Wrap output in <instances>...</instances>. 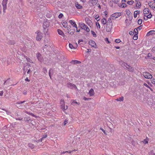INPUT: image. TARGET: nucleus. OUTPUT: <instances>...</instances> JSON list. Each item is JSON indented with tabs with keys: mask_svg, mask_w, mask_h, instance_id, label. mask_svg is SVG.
Masks as SVG:
<instances>
[{
	"mask_svg": "<svg viewBox=\"0 0 155 155\" xmlns=\"http://www.w3.org/2000/svg\"><path fill=\"white\" fill-rule=\"evenodd\" d=\"M136 2H137L136 6L137 7H140L141 6V4L140 2H138V0H136Z\"/></svg>",
	"mask_w": 155,
	"mask_h": 155,
	"instance_id": "22",
	"label": "nucleus"
},
{
	"mask_svg": "<svg viewBox=\"0 0 155 155\" xmlns=\"http://www.w3.org/2000/svg\"><path fill=\"white\" fill-rule=\"evenodd\" d=\"M137 34H135L133 37V39L134 40H136L137 39Z\"/></svg>",
	"mask_w": 155,
	"mask_h": 155,
	"instance_id": "34",
	"label": "nucleus"
},
{
	"mask_svg": "<svg viewBox=\"0 0 155 155\" xmlns=\"http://www.w3.org/2000/svg\"><path fill=\"white\" fill-rule=\"evenodd\" d=\"M144 19L146 21L147 20L148 18L147 17V15H144Z\"/></svg>",
	"mask_w": 155,
	"mask_h": 155,
	"instance_id": "51",
	"label": "nucleus"
},
{
	"mask_svg": "<svg viewBox=\"0 0 155 155\" xmlns=\"http://www.w3.org/2000/svg\"><path fill=\"white\" fill-rule=\"evenodd\" d=\"M122 66L124 68L126 69H128L129 71H130L133 72L134 71V68L128 65L127 63H124L122 65Z\"/></svg>",
	"mask_w": 155,
	"mask_h": 155,
	"instance_id": "2",
	"label": "nucleus"
},
{
	"mask_svg": "<svg viewBox=\"0 0 155 155\" xmlns=\"http://www.w3.org/2000/svg\"><path fill=\"white\" fill-rule=\"evenodd\" d=\"M134 18H136L137 16V14L136 13V12H134Z\"/></svg>",
	"mask_w": 155,
	"mask_h": 155,
	"instance_id": "53",
	"label": "nucleus"
},
{
	"mask_svg": "<svg viewBox=\"0 0 155 155\" xmlns=\"http://www.w3.org/2000/svg\"><path fill=\"white\" fill-rule=\"evenodd\" d=\"M96 25L97 26V28H99V29H100V25L99 24V23L98 22H96Z\"/></svg>",
	"mask_w": 155,
	"mask_h": 155,
	"instance_id": "35",
	"label": "nucleus"
},
{
	"mask_svg": "<svg viewBox=\"0 0 155 155\" xmlns=\"http://www.w3.org/2000/svg\"><path fill=\"white\" fill-rule=\"evenodd\" d=\"M78 47V45L77 43H74L73 45H72L71 44H69V48L71 49H76Z\"/></svg>",
	"mask_w": 155,
	"mask_h": 155,
	"instance_id": "13",
	"label": "nucleus"
},
{
	"mask_svg": "<svg viewBox=\"0 0 155 155\" xmlns=\"http://www.w3.org/2000/svg\"><path fill=\"white\" fill-rule=\"evenodd\" d=\"M147 17H148V18H151L152 17V15L151 14L150 12V14L149 15H147Z\"/></svg>",
	"mask_w": 155,
	"mask_h": 155,
	"instance_id": "38",
	"label": "nucleus"
},
{
	"mask_svg": "<svg viewBox=\"0 0 155 155\" xmlns=\"http://www.w3.org/2000/svg\"><path fill=\"white\" fill-rule=\"evenodd\" d=\"M68 87L72 89L76 90L77 89V87L76 85L72 83H69L67 84Z\"/></svg>",
	"mask_w": 155,
	"mask_h": 155,
	"instance_id": "10",
	"label": "nucleus"
},
{
	"mask_svg": "<svg viewBox=\"0 0 155 155\" xmlns=\"http://www.w3.org/2000/svg\"><path fill=\"white\" fill-rule=\"evenodd\" d=\"M58 32L59 35H61L62 36L64 37L65 36L64 34L61 30L60 29H58Z\"/></svg>",
	"mask_w": 155,
	"mask_h": 155,
	"instance_id": "20",
	"label": "nucleus"
},
{
	"mask_svg": "<svg viewBox=\"0 0 155 155\" xmlns=\"http://www.w3.org/2000/svg\"><path fill=\"white\" fill-rule=\"evenodd\" d=\"M143 75L144 78L147 79H151L153 77L152 74L147 72H143Z\"/></svg>",
	"mask_w": 155,
	"mask_h": 155,
	"instance_id": "6",
	"label": "nucleus"
},
{
	"mask_svg": "<svg viewBox=\"0 0 155 155\" xmlns=\"http://www.w3.org/2000/svg\"><path fill=\"white\" fill-rule=\"evenodd\" d=\"M89 44L92 47L96 48L97 45L95 41L93 40H90L89 41Z\"/></svg>",
	"mask_w": 155,
	"mask_h": 155,
	"instance_id": "15",
	"label": "nucleus"
},
{
	"mask_svg": "<svg viewBox=\"0 0 155 155\" xmlns=\"http://www.w3.org/2000/svg\"><path fill=\"white\" fill-rule=\"evenodd\" d=\"M143 85L145 86V87H147V88H149L150 87L146 83H144L143 84Z\"/></svg>",
	"mask_w": 155,
	"mask_h": 155,
	"instance_id": "54",
	"label": "nucleus"
},
{
	"mask_svg": "<svg viewBox=\"0 0 155 155\" xmlns=\"http://www.w3.org/2000/svg\"><path fill=\"white\" fill-rule=\"evenodd\" d=\"M43 71L45 73H46L47 72V70L45 68H44L43 69Z\"/></svg>",
	"mask_w": 155,
	"mask_h": 155,
	"instance_id": "49",
	"label": "nucleus"
},
{
	"mask_svg": "<svg viewBox=\"0 0 155 155\" xmlns=\"http://www.w3.org/2000/svg\"><path fill=\"white\" fill-rule=\"evenodd\" d=\"M148 138L147 137L146 139H144L143 141V143H144L145 144L147 143H148Z\"/></svg>",
	"mask_w": 155,
	"mask_h": 155,
	"instance_id": "33",
	"label": "nucleus"
},
{
	"mask_svg": "<svg viewBox=\"0 0 155 155\" xmlns=\"http://www.w3.org/2000/svg\"><path fill=\"white\" fill-rule=\"evenodd\" d=\"M152 54L151 53H149L148 54L147 57H150L152 56Z\"/></svg>",
	"mask_w": 155,
	"mask_h": 155,
	"instance_id": "58",
	"label": "nucleus"
},
{
	"mask_svg": "<svg viewBox=\"0 0 155 155\" xmlns=\"http://www.w3.org/2000/svg\"><path fill=\"white\" fill-rule=\"evenodd\" d=\"M148 4L150 8L153 10H155V3L154 2H150L148 3Z\"/></svg>",
	"mask_w": 155,
	"mask_h": 155,
	"instance_id": "14",
	"label": "nucleus"
},
{
	"mask_svg": "<svg viewBox=\"0 0 155 155\" xmlns=\"http://www.w3.org/2000/svg\"><path fill=\"white\" fill-rule=\"evenodd\" d=\"M152 51L153 52H155V46L152 48Z\"/></svg>",
	"mask_w": 155,
	"mask_h": 155,
	"instance_id": "55",
	"label": "nucleus"
},
{
	"mask_svg": "<svg viewBox=\"0 0 155 155\" xmlns=\"http://www.w3.org/2000/svg\"><path fill=\"white\" fill-rule=\"evenodd\" d=\"M113 1L114 3L117 4L119 2L120 0H113Z\"/></svg>",
	"mask_w": 155,
	"mask_h": 155,
	"instance_id": "45",
	"label": "nucleus"
},
{
	"mask_svg": "<svg viewBox=\"0 0 155 155\" xmlns=\"http://www.w3.org/2000/svg\"><path fill=\"white\" fill-rule=\"evenodd\" d=\"M72 152V151L69 150V151H65L64 153H71Z\"/></svg>",
	"mask_w": 155,
	"mask_h": 155,
	"instance_id": "63",
	"label": "nucleus"
},
{
	"mask_svg": "<svg viewBox=\"0 0 155 155\" xmlns=\"http://www.w3.org/2000/svg\"><path fill=\"white\" fill-rule=\"evenodd\" d=\"M37 34L36 36V39L38 41H40L43 38V33L38 30L35 32Z\"/></svg>",
	"mask_w": 155,
	"mask_h": 155,
	"instance_id": "1",
	"label": "nucleus"
},
{
	"mask_svg": "<svg viewBox=\"0 0 155 155\" xmlns=\"http://www.w3.org/2000/svg\"><path fill=\"white\" fill-rule=\"evenodd\" d=\"M25 102V101H19V102H18L17 103V104H21L23 103H24Z\"/></svg>",
	"mask_w": 155,
	"mask_h": 155,
	"instance_id": "50",
	"label": "nucleus"
},
{
	"mask_svg": "<svg viewBox=\"0 0 155 155\" xmlns=\"http://www.w3.org/2000/svg\"><path fill=\"white\" fill-rule=\"evenodd\" d=\"M91 34H92L93 36L94 37H96V36H97L96 34L95 33L94 31H91Z\"/></svg>",
	"mask_w": 155,
	"mask_h": 155,
	"instance_id": "32",
	"label": "nucleus"
},
{
	"mask_svg": "<svg viewBox=\"0 0 155 155\" xmlns=\"http://www.w3.org/2000/svg\"><path fill=\"white\" fill-rule=\"evenodd\" d=\"M127 5L126 4L123 3L121 5V6L123 8H124L127 6Z\"/></svg>",
	"mask_w": 155,
	"mask_h": 155,
	"instance_id": "44",
	"label": "nucleus"
},
{
	"mask_svg": "<svg viewBox=\"0 0 155 155\" xmlns=\"http://www.w3.org/2000/svg\"><path fill=\"white\" fill-rule=\"evenodd\" d=\"M94 18L97 21H98L100 20V19L99 18V16L98 15H97L94 16Z\"/></svg>",
	"mask_w": 155,
	"mask_h": 155,
	"instance_id": "29",
	"label": "nucleus"
},
{
	"mask_svg": "<svg viewBox=\"0 0 155 155\" xmlns=\"http://www.w3.org/2000/svg\"><path fill=\"white\" fill-rule=\"evenodd\" d=\"M76 7L77 8L80 9H81L83 7L82 5H80L78 4H76Z\"/></svg>",
	"mask_w": 155,
	"mask_h": 155,
	"instance_id": "28",
	"label": "nucleus"
},
{
	"mask_svg": "<svg viewBox=\"0 0 155 155\" xmlns=\"http://www.w3.org/2000/svg\"><path fill=\"white\" fill-rule=\"evenodd\" d=\"M36 56L38 61L40 62H42L43 61V59L41 55L39 53L36 54Z\"/></svg>",
	"mask_w": 155,
	"mask_h": 155,
	"instance_id": "12",
	"label": "nucleus"
},
{
	"mask_svg": "<svg viewBox=\"0 0 155 155\" xmlns=\"http://www.w3.org/2000/svg\"><path fill=\"white\" fill-rule=\"evenodd\" d=\"M142 26H140L139 27H138L137 28V30L140 31V30L141 29H142Z\"/></svg>",
	"mask_w": 155,
	"mask_h": 155,
	"instance_id": "48",
	"label": "nucleus"
},
{
	"mask_svg": "<svg viewBox=\"0 0 155 155\" xmlns=\"http://www.w3.org/2000/svg\"><path fill=\"white\" fill-rule=\"evenodd\" d=\"M29 115H31L32 116L36 118H38V116H36V115H35L34 114H32V113H30Z\"/></svg>",
	"mask_w": 155,
	"mask_h": 155,
	"instance_id": "42",
	"label": "nucleus"
},
{
	"mask_svg": "<svg viewBox=\"0 0 155 155\" xmlns=\"http://www.w3.org/2000/svg\"><path fill=\"white\" fill-rule=\"evenodd\" d=\"M94 94V92L93 89L91 88L89 92V94L90 96H93Z\"/></svg>",
	"mask_w": 155,
	"mask_h": 155,
	"instance_id": "21",
	"label": "nucleus"
},
{
	"mask_svg": "<svg viewBox=\"0 0 155 155\" xmlns=\"http://www.w3.org/2000/svg\"><path fill=\"white\" fill-rule=\"evenodd\" d=\"M126 14L127 15H130V14L131 13V12L130 10L129 9H127L126 10Z\"/></svg>",
	"mask_w": 155,
	"mask_h": 155,
	"instance_id": "31",
	"label": "nucleus"
},
{
	"mask_svg": "<svg viewBox=\"0 0 155 155\" xmlns=\"http://www.w3.org/2000/svg\"><path fill=\"white\" fill-rule=\"evenodd\" d=\"M30 120L29 117H25L24 118V120L25 121H28Z\"/></svg>",
	"mask_w": 155,
	"mask_h": 155,
	"instance_id": "40",
	"label": "nucleus"
},
{
	"mask_svg": "<svg viewBox=\"0 0 155 155\" xmlns=\"http://www.w3.org/2000/svg\"><path fill=\"white\" fill-rule=\"evenodd\" d=\"M143 13L144 14H148L150 12V10L148 8H145L143 10Z\"/></svg>",
	"mask_w": 155,
	"mask_h": 155,
	"instance_id": "19",
	"label": "nucleus"
},
{
	"mask_svg": "<svg viewBox=\"0 0 155 155\" xmlns=\"http://www.w3.org/2000/svg\"><path fill=\"white\" fill-rule=\"evenodd\" d=\"M62 24L63 26L67 29L68 32H69L70 28H71V26L70 25H68V23L66 21L63 22Z\"/></svg>",
	"mask_w": 155,
	"mask_h": 155,
	"instance_id": "7",
	"label": "nucleus"
},
{
	"mask_svg": "<svg viewBox=\"0 0 155 155\" xmlns=\"http://www.w3.org/2000/svg\"><path fill=\"white\" fill-rule=\"evenodd\" d=\"M69 31V32H68V33H69L71 35H73L75 31V30L74 29H71L70 28Z\"/></svg>",
	"mask_w": 155,
	"mask_h": 155,
	"instance_id": "26",
	"label": "nucleus"
},
{
	"mask_svg": "<svg viewBox=\"0 0 155 155\" xmlns=\"http://www.w3.org/2000/svg\"><path fill=\"white\" fill-rule=\"evenodd\" d=\"M68 120L66 119L64 121V125H65L67 123H68Z\"/></svg>",
	"mask_w": 155,
	"mask_h": 155,
	"instance_id": "60",
	"label": "nucleus"
},
{
	"mask_svg": "<svg viewBox=\"0 0 155 155\" xmlns=\"http://www.w3.org/2000/svg\"><path fill=\"white\" fill-rule=\"evenodd\" d=\"M27 69V67L26 66L24 68V72H26Z\"/></svg>",
	"mask_w": 155,
	"mask_h": 155,
	"instance_id": "56",
	"label": "nucleus"
},
{
	"mask_svg": "<svg viewBox=\"0 0 155 155\" xmlns=\"http://www.w3.org/2000/svg\"><path fill=\"white\" fill-rule=\"evenodd\" d=\"M115 41L117 43H119L121 41V40L120 39H117L115 40Z\"/></svg>",
	"mask_w": 155,
	"mask_h": 155,
	"instance_id": "37",
	"label": "nucleus"
},
{
	"mask_svg": "<svg viewBox=\"0 0 155 155\" xmlns=\"http://www.w3.org/2000/svg\"><path fill=\"white\" fill-rule=\"evenodd\" d=\"M90 99V98H86V97H84V100H85V101H87V100H89V99Z\"/></svg>",
	"mask_w": 155,
	"mask_h": 155,
	"instance_id": "57",
	"label": "nucleus"
},
{
	"mask_svg": "<svg viewBox=\"0 0 155 155\" xmlns=\"http://www.w3.org/2000/svg\"><path fill=\"white\" fill-rule=\"evenodd\" d=\"M47 135L46 134L43 135L42 137L41 138V140H40L41 141H42V140H43V139L44 138H46L47 137Z\"/></svg>",
	"mask_w": 155,
	"mask_h": 155,
	"instance_id": "36",
	"label": "nucleus"
},
{
	"mask_svg": "<svg viewBox=\"0 0 155 155\" xmlns=\"http://www.w3.org/2000/svg\"><path fill=\"white\" fill-rule=\"evenodd\" d=\"M108 24V25H113L112 22L111 20V18H108V20L107 21V23Z\"/></svg>",
	"mask_w": 155,
	"mask_h": 155,
	"instance_id": "25",
	"label": "nucleus"
},
{
	"mask_svg": "<svg viewBox=\"0 0 155 155\" xmlns=\"http://www.w3.org/2000/svg\"><path fill=\"white\" fill-rule=\"evenodd\" d=\"M153 35H155V31L151 30L149 31L147 33L146 35L147 36H149Z\"/></svg>",
	"mask_w": 155,
	"mask_h": 155,
	"instance_id": "17",
	"label": "nucleus"
},
{
	"mask_svg": "<svg viewBox=\"0 0 155 155\" xmlns=\"http://www.w3.org/2000/svg\"><path fill=\"white\" fill-rule=\"evenodd\" d=\"M60 104H61V108L63 111H64L65 110L67 109L68 107L67 106H66V107L65 106L64 101L63 99H61V100Z\"/></svg>",
	"mask_w": 155,
	"mask_h": 155,
	"instance_id": "4",
	"label": "nucleus"
},
{
	"mask_svg": "<svg viewBox=\"0 0 155 155\" xmlns=\"http://www.w3.org/2000/svg\"><path fill=\"white\" fill-rule=\"evenodd\" d=\"M151 83L152 84H154L155 85V79L153 78L151 80Z\"/></svg>",
	"mask_w": 155,
	"mask_h": 155,
	"instance_id": "46",
	"label": "nucleus"
},
{
	"mask_svg": "<svg viewBox=\"0 0 155 155\" xmlns=\"http://www.w3.org/2000/svg\"><path fill=\"white\" fill-rule=\"evenodd\" d=\"M142 22V20L141 19H139L138 21V23L139 25H141Z\"/></svg>",
	"mask_w": 155,
	"mask_h": 155,
	"instance_id": "39",
	"label": "nucleus"
},
{
	"mask_svg": "<svg viewBox=\"0 0 155 155\" xmlns=\"http://www.w3.org/2000/svg\"><path fill=\"white\" fill-rule=\"evenodd\" d=\"M134 31L136 32V34H137L138 33L137 29H134Z\"/></svg>",
	"mask_w": 155,
	"mask_h": 155,
	"instance_id": "61",
	"label": "nucleus"
},
{
	"mask_svg": "<svg viewBox=\"0 0 155 155\" xmlns=\"http://www.w3.org/2000/svg\"><path fill=\"white\" fill-rule=\"evenodd\" d=\"M8 0H3L2 3L3 6V12L4 13L5 12V10L7 9V5L8 2Z\"/></svg>",
	"mask_w": 155,
	"mask_h": 155,
	"instance_id": "8",
	"label": "nucleus"
},
{
	"mask_svg": "<svg viewBox=\"0 0 155 155\" xmlns=\"http://www.w3.org/2000/svg\"><path fill=\"white\" fill-rule=\"evenodd\" d=\"M134 32L132 31H130L129 32V34L130 35H133L134 34Z\"/></svg>",
	"mask_w": 155,
	"mask_h": 155,
	"instance_id": "64",
	"label": "nucleus"
},
{
	"mask_svg": "<svg viewBox=\"0 0 155 155\" xmlns=\"http://www.w3.org/2000/svg\"><path fill=\"white\" fill-rule=\"evenodd\" d=\"M134 12H136V13H137V15L139 14L140 13V11H139L137 10L135 11Z\"/></svg>",
	"mask_w": 155,
	"mask_h": 155,
	"instance_id": "59",
	"label": "nucleus"
},
{
	"mask_svg": "<svg viewBox=\"0 0 155 155\" xmlns=\"http://www.w3.org/2000/svg\"><path fill=\"white\" fill-rule=\"evenodd\" d=\"M112 25L111 24L108 25V24H107L106 27V31L107 32H110L112 28Z\"/></svg>",
	"mask_w": 155,
	"mask_h": 155,
	"instance_id": "11",
	"label": "nucleus"
},
{
	"mask_svg": "<svg viewBox=\"0 0 155 155\" xmlns=\"http://www.w3.org/2000/svg\"><path fill=\"white\" fill-rule=\"evenodd\" d=\"M100 130H101L105 135H107L106 133L105 132V130L103 129L102 128H100Z\"/></svg>",
	"mask_w": 155,
	"mask_h": 155,
	"instance_id": "47",
	"label": "nucleus"
},
{
	"mask_svg": "<svg viewBox=\"0 0 155 155\" xmlns=\"http://www.w3.org/2000/svg\"><path fill=\"white\" fill-rule=\"evenodd\" d=\"M91 4L90 5L91 6H94L98 2V0H91Z\"/></svg>",
	"mask_w": 155,
	"mask_h": 155,
	"instance_id": "16",
	"label": "nucleus"
},
{
	"mask_svg": "<svg viewBox=\"0 0 155 155\" xmlns=\"http://www.w3.org/2000/svg\"><path fill=\"white\" fill-rule=\"evenodd\" d=\"M3 91H0V96H2L3 95Z\"/></svg>",
	"mask_w": 155,
	"mask_h": 155,
	"instance_id": "62",
	"label": "nucleus"
},
{
	"mask_svg": "<svg viewBox=\"0 0 155 155\" xmlns=\"http://www.w3.org/2000/svg\"><path fill=\"white\" fill-rule=\"evenodd\" d=\"M29 115H31L32 116L36 118H38V116H36V115H35L34 114H32V113H30Z\"/></svg>",
	"mask_w": 155,
	"mask_h": 155,
	"instance_id": "43",
	"label": "nucleus"
},
{
	"mask_svg": "<svg viewBox=\"0 0 155 155\" xmlns=\"http://www.w3.org/2000/svg\"><path fill=\"white\" fill-rule=\"evenodd\" d=\"M101 23L103 25H105L107 23V21L105 18H103L101 20Z\"/></svg>",
	"mask_w": 155,
	"mask_h": 155,
	"instance_id": "27",
	"label": "nucleus"
},
{
	"mask_svg": "<svg viewBox=\"0 0 155 155\" xmlns=\"http://www.w3.org/2000/svg\"><path fill=\"white\" fill-rule=\"evenodd\" d=\"M49 22L47 21H46L44 22L43 27L44 28V32H45L46 33L48 32V29L47 28L49 27Z\"/></svg>",
	"mask_w": 155,
	"mask_h": 155,
	"instance_id": "3",
	"label": "nucleus"
},
{
	"mask_svg": "<svg viewBox=\"0 0 155 155\" xmlns=\"http://www.w3.org/2000/svg\"><path fill=\"white\" fill-rule=\"evenodd\" d=\"M71 62L74 64H79L81 63V61H79L78 60H72L71 61Z\"/></svg>",
	"mask_w": 155,
	"mask_h": 155,
	"instance_id": "24",
	"label": "nucleus"
},
{
	"mask_svg": "<svg viewBox=\"0 0 155 155\" xmlns=\"http://www.w3.org/2000/svg\"><path fill=\"white\" fill-rule=\"evenodd\" d=\"M80 26L82 29L84 30L87 32H89L90 31V29L89 28L87 25L84 23H82Z\"/></svg>",
	"mask_w": 155,
	"mask_h": 155,
	"instance_id": "5",
	"label": "nucleus"
},
{
	"mask_svg": "<svg viewBox=\"0 0 155 155\" xmlns=\"http://www.w3.org/2000/svg\"><path fill=\"white\" fill-rule=\"evenodd\" d=\"M121 15V13L120 12H116L112 14L111 16V17L113 19H115Z\"/></svg>",
	"mask_w": 155,
	"mask_h": 155,
	"instance_id": "9",
	"label": "nucleus"
},
{
	"mask_svg": "<svg viewBox=\"0 0 155 155\" xmlns=\"http://www.w3.org/2000/svg\"><path fill=\"white\" fill-rule=\"evenodd\" d=\"M134 1L133 0L128 1L127 2V4L129 5H132L134 3Z\"/></svg>",
	"mask_w": 155,
	"mask_h": 155,
	"instance_id": "30",
	"label": "nucleus"
},
{
	"mask_svg": "<svg viewBox=\"0 0 155 155\" xmlns=\"http://www.w3.org/2000/svg\"><path fill=\"white\" fill-rule=\"evenodd\" d=\"M124 98L123 97H121L119 98H118L116 99V100L117 101H124Z\"/></svg>",
	"mask_w": 155,
	"mask_h": 155,
	"instance_id": "23",
	"label": "nucleus"
},
{
	"mask_svg": "<svg viewBox=\"0 0 155 155\" xmlns=\"http://www.w3.org/2000/svg\"><path fill=\"white\" fill-rule=\"evenodd\" d=\"M63 15L61 13V14H60L59 16H58V18H62V17H63Z\"/></svg>",
	"mask_w": 155,
	"mask_h": 155,
	"instance_id": "52",
	"label": "nucleus"
},
{
	"mask_svg": "<svg viewBox=\"0 0 155 155\" xmlns=\"http://www.w3.org/2000/svg\"><path fill=\"white\" fill-rule=\"evenodd\" d=\"M69 23L73 26L76 28H77V26L75 22L72 20H70L69 21Z\"/></svg>",
	"mask_w": 155,
	"mask_h": 155,
	"instance_id": "18",
	"label": "nucleus"
},
{
	"mask_svg": "<svg viewBox=\"0 0 155 155\" xmlns=\"http://www.w3.org/2000/svg\"><path fill=\"white\" fill-rule=\"evenodd\" d=\"M28 146L29 147H31V148H34V145L31 143H29L28 144Z\"/></svg>",
	"mask_w": 155,
	"mask_h": 155,
	"instance_id": "41",
	"label": "nucleus"
}]
</instances>
